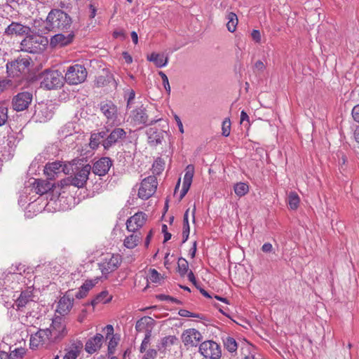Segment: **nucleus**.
Segmentation results:
<instances>
[{
  "instance_id": "nucleus-1",
  "label": "nucleus",
  "mask_w": 359,
  "mask_h": 359,
  "mask_svg": "<svg viewBox=\"0 0 359 359\" xmlns=\"http://www.w3.org/2000/svg\"><path fill=\"white\" fill-rule=\"evenodd\" d=\"M72 25V18L60 9H52L46 20L45 28L48 32H68Z\"/></svg>"
},
{
  "instance_id": "nucleus-2",
  "label": "nucleus",
  "mask_w": 359,
  "mask_h": 359,
  "mask_svg": "<svg viewBox=\"0 0 359 359\" xmlns=\"http://www.w3.org/2000/svg\"><path fill=\"white\" fill-rule=\"evenodd\" d=\"M41 87L47 90L60 88L64 83V76L58 70L46 69L40 74Z\"/></svg>"
},
{
  "instance_id": "nucleus-3",
  "label": "nucleus",
  "mask_w": 359,
  "mask_h": 359,
  "mask_svg": "<svg viewBox=\"0 0 359 359\" xmlns=\"http://www.w3.org/2000/svg\"><path fill=\"white\" fill-rule=\"evenodd\" d=\"M87 74L83 65L76 64L67 68L64 79L69 85H77L85 81Z\"/></svg>"
},
{
  "instance_id": "nucleus-4",
  "label": "nucleus",
  "mask_w": 359,
  "mask_h": 359,
  "mask_svg": "<svg viewBox=\"0 0 359 359\" xmlns=\"http://www.w3.org/2000/svg\"><path fill=\"white\" fill-rule=\"evenodd\" d=\"M31 58L29 57H19L12 62L6 64V70L10 76L15 77L25 74L29 72Z\"/></svg>"
},
{
  "instance_id": "nucleus-5",
  "label": "nucleus",
  "mask_w": 359,
  "mask_h": 359,
  "mask_svg": "<svg viewBox=\"0 0 359 359\" xmlns=\"http://www.w3.org/2000/svg\"><path fill=\"white\" fill-rule=\"evenodd\" d=\"M70 170L69 164L65 163L61 161L47 163L43 170L44 174L49 180H54L62 172L69 174Z\"/></svg>"
},
{
  "instance_id": "nucleus-6",
  "label": "nucleus",
  "mask_w": 359,
  "mask_h": 359,
  "mask_svg": "<svg viewBox=\"0 0 359 359\" xmlns=\"http://www.w3.org/2000/svg\"><path fill=\"white\" fill-rule=\"evenodd\" d=\"M199 353L207 359H219L222 356L220 346L212 340H207L199 345Z\"/></svg>"
},
{
  "instance_id": "nucleus-7",
  "label": "nucleus",
  "mask_w": 359,
  "mask_h": 359,
  "mask_svg": "<svg viewBox=\"0 0 359 359\" xmlns=\"http://www.w3.org/2000/svg\"><path fill=\"white\" fill-rule=\"evenodd\" d=\"M157 180L155 176L151 175L144 178L138 190L139 198L147 200L150 198L156 191L157 188Z\"/></svg>"
},
{
  "instance_id": "nucleus-8",
  "label": "nucleus",
  "mask_w": 359,
  "mask_h": 359,
  "mask_svg": "<svg viewBox=\"0 0 359 359\" xmlns=\"http://www.w3.org/2000/svg\"><path fill=\"white\" fill-rule=\"evenodd\" d=\"M33 100L32 91L18 93L12 99V106L15 111H22L28 109Z\"/></svg>"
},
{
  "instance_id": "nucleus-9",
  "label": "nucleus",
  "mask_w": 359,
  "mask_h": 359,
  "mask_svg": "<svg viewBox=\"0 0 359 359\" xmlns=\"http://www.w3.org/2000/svg\"><path fill=\"white\" fill-rule=\"evenodd\" d=\"M127 137V133L124 129L115 128L109 134L107 133V137L104 140L102 146L104 150H109L116 144L121 142Z\"/></svg>"
},
{
  "instance_id": "nucleus-10",
  "label": "nucleus",
  "mask_w": 359,
  "mask_h": 359,
  "mask_svg": "<svg viewBox=\"0 0 359 359\" xmlns=\"http://www.w3.org/2000/svg\"><path fill=\"white\" fill-rule=\"evenodd\" d=\"M50 333L51 342L62 339L67 334L66 325L62 322V320L60 317H57L53 320L51 326L48 328Z\"/></svg>"
},
{
  "instance_id": "nucleus-11",
  "label": "nucleus",
  "mask_w": 359,
  "mask_h": 359,
  "mask_svg": "<svg viewBox=\"0 0 359 359\" xmlns=\"http://www.w3.org/2000/svg\"><path fill=\"white\" fill-rule=\"evenodd\" d=\"M181 337L184 346L189 347H196L203 339L201 333L194 328L185 330Z\"/></svg>"
},
{
  "instance_id": "nucleus-12",
  "label": "nucleus",
  "mask_w": 359,
  "mask_h": 359,
  "mask_svg": "<svg viewBox=\"0 0 359 359\" xmlns=\"http://www.w3.org/2000/svg\"><path fill=\"white\" fill-rule=\"evenodd\" d=\"M121 257L119 255H112L110 258H105L102 262L99 264V268L103 275H107L120 266Z\"/></svg>"
},
{
  "instance_id": "nucleus-13",
  "label": "nucleus",
  "mask_w": 359,
  "mask_h": 359,
  "mask_svg": "<svg viewBox=\"0 0 359 359\" xmlns=\"http://www.w3.org/2000/svg\"><path fill=\"white\" fill-rule=\"evenodd\" d=\"M147 219V215L143 212H137L126 221V229L130 232L139 231L144 226Z\"/></svg>"
},
{
  "instance_id": "nucleus-14",
  "label": "nucleus",
  "mask_w": 359,
  "mask_h": 359,
  "mask_svg": "<svg viewBox=\"0 0 359 359\" xmlns=\"http://www.w3.org/2000/svg\"><path fill=\"white\" fill-rule=\"evenodd\" d=\"M90 170L91 166L89 164H86L82 168L77 169L74 175L72 176L73 186L78 188L83 187L88 179Z\"/></svg>"
},
{
  "instance_id": "nucleus-15",
  "label": "nucleus",
  "mask_w": 359,
  "mask_h": 359,
  "mask_svg": "<svg viewBox=\"0 0 359 359\" xmlns=\"http://www.w3.org/2000/svg\"><path fill=\"white\" fill-rule=\"evenodd\" d=\"M67 32V34H65V32H62L53 36L50 38V45L53 47H63L70 44L73 41L75 34L74 32L70 31V29Z\"/></svg>"
},
{
  "instance_id": "nucleus-16",
  "label": "nucleus",
  "mask_w": 359,
  "mask_h": 359,
  "mask_svg": "<svg viewBox=\"0 0 359 359\" xmlns=\"http://www.w3.org/2000/svg\"><path fill=\"white\" fill-rule=\"evenodd\" d=\"M32 302H34L33 289L32 287H28L26 290L21 292L13 307L16 311H22L23 309Z\"/></svg>"
},
{
  "instance_id": "nucleus-17",
  "label": "nucleus",
  "mask_w": 359,
  "mask_h": 359,
  "mask_svg": "<svg viewBox=\"0 0 359 359\" xmlns=\"http://www.w3.org/2000/svg\"><path fill=\"white\" fill-rule=\"evenodd\" d=\"M113 165V161L109 157H102L94 163L91 170L95 175H105Z\"/></svg>"
},
{
  "instance_id": "nucleus-18",
  "label": "nucleus",
  "mask_w": 359,
  "mask_h": 359,
  "mask_svg": "<svg viewBox=\"0 0 359 359\" xmlns=\"http://www.w3.org/2000/svg\"><path fill=\"white\" fill-rule=\"evenodd\" d=\"M102 331L105 332V339H109L108 343V354L112 355L114 353L116 347L117 346L120 337L118 335L114 334V329L113 325H107L102 328Z\"/></svg>"
},
{
  "instance_id": "nucleus-19",
  "label": "nucleus",
  "mask_w": 359,
  "mask_h": 359,
  "mask_svg": "<svg viewBox=\"0 0 359 359\" xmlns=\"http://www.w3.org/2000/svg\"><path fill=\"white\" fill-rule=\"evenodd\" d=\"M104 341V336L100 333H97L87 340L85 344V351L90 355L95 353L101 348Z\"/></svg>"
},
{
  "instance_id": "nucleus-20",
  "label": "nucleus",
  "mask_w": 359,
  "mask_h": 359,
  "mask_svg": "<svg viewBox=\"0 0 359 359\" xmlns=\"http://www.w3.org/2000/svg\"><path fill=\"white\" fill-rule=\"evenodd\" d=\"M148 143L151 147H156L161 144L164 140L165 132L156 128H149L147 130Z\"/></svg>"
},
{
  "instance_id": "nucleus-21",
  "label": "nucleus",
  "mask_w": 359,
  "mask_h": 359,
  "mask_svg": "<svg viewBox=\"0 0 359 359\" xmlns=\"http://www.w3.org/2000/svg\"><path fill=\"white\" fill-rule=\"evenodd\" d=\"M99 106L100 111L108 120L114 121L117 118V107L112 101H102Z\"/></svg>"
},
{
  "instance_id": "nucleus-22",
  "label": "nucleus",
  "mask_w": 359,
  "mask_h": 359,
  "mask_svg": "<svg viewBox=\"0 0 359 359\" xmlns=\"http://www.w3.org/2000/svg\"><path fill=\"white\" fill-rule=\"evenodd\" d=\"M132 116L135 123L143 124L145 126L153 125L158 121L156 119H151L149 121L147 111L145 108L143 107H140L133 110L132 111Z\"/></svg>"
},
{
  "instance_id": "nucleus-23",
  "label": "nucleus",
  "mask_w": 359,
  "mask_h": 359,
  "mask_svg": "<svg viewBox=\"0 0 359 359\" xmlns=\"http://www.w3.org/2000/svg\"><path fill=\"white\" fill-rule=\"evenodd\" d=\"M194 174V167L193 165H188L185 169V174L184 176L182 188L180 191V200H182L188 191L190 189L193 177Z\"/></svg>"
},
{
  "instance_id": "nucleus-24",
  "label": "nucleus",
  "mask_w": 359,
  "mask_h": 359,
  "mask_svg": "<svg viewBox=\"0 0 359 359\" xmlns=\"http://www.w3.org/2000/svg\"><path fill=\"white\" fill-rule=\"evenodd\" d=\"M74 298L69 294V292L62 297L57 304V311L64 316L67 314L73 306Z\"/></svg>"
},
{
  "instance_id": "nucleus-25",
  "label": "nucleus",
  "mask_w": 359,
  "mask_h": 359,
  "mask_svg": "<svg viewBox=\"0 0 359 359\" xmlns=\"http://www.w3.org/2000/svg\"><path fill=\"white\" fill-rule=\"evenodd\" d=\"M30 32L31 29L29 27L13 22L6 28L4 34L8 36L13 34L27 36L29 34Z\"/></svg>"
},
{
  "instance_id": "nucleus-26",
  "label": "nucleus",
  "mask_w": 359,
  "mask_h": 359,
  "mask_svg": "<svg viewBox=\"0 0 359 359\" xmlns=\"http://www.w3.org/2000/svg\"><path fill=\"white\" fill-rule=\"evenodd\" d=\"M154 325L155 320L152 318L144 316L137 321L135 330L139 332H145V334H147V332H149L151 334V330Z\"/></svg>"
},
{
  "instance_id": "nucleus-27",
  "label": "nucleus",
  "mask_w": 359,
  "mask_h": 359,
  "mask_svg": "<svg viewBox=\"0 0 359 359\" xmlns=\"http://www.w3.org/2000/svg\"><path fill=\"white\" fill-rule=\"evenodd\" d=\"M83 347L81 341H77L72 344L71 346L66 349V353L63 356V359H76L80 355Z\"/></svg>"
},
{
  "instance_id": "nucleus-28",
  "label": "nucleus",
  "mask_w": 359,
  "mask_h": 359,
  "mask_svg": "<svg viewBox=\"0 0 359 359\" xmlns=\"http://www.w3.org/2000/svg\"><path fill=\"white\" fill-rule=\"evenodd\" d=\"M108 130H102L98 133H92L90 138L89 145L93 149H97L100 144L103 143L104 140L107 137Z\"/></svg>"
},
{
  "instance_id": "nucleus-29",
  "label": "nucleus",
  "mask_w": 359,
  "mask_h": 359,
  "mask_svg": "<svg viewBox=\"0 0 359 359\" xmlns=\"http://www.w3.org/2000/svg\"><path fill=\"white\" fill-rule=\"evenodd\" d=\"M142 233L140 231L133 232L132 234L126 237L123 245L128 249H133L137 246L142 240Z\"/></svg>"
},
{
  "instance_id": "nucleus-30",
  "label": "nucleus",
  "mask_w": 359,
  "mask_h": 359,
  "mask_svg": "<svg viewBox=\"0 0 359 359\" xmlns=\"http://www.w3.org/2000/svg\"><path fill=\"white\" fill-rule=\"evenodd\" d=\"M35 184L36 185L34 186V189L36 193L40 195H43L50 191L55 185L50 182L41 180H36Z\"/></svg>"
},
{
  "instance_id": "nucleus-31",
  "label": "nucleus",
  "mask_w": 359,
  "mask_h": 359,
  "mask_svg": "<svg viewBox=\"0 0 359 359\" xmlns=\"http://www.w3.org/2000/svg\"><path fill=\"white\" fill-rule=\"evenodd\" d=\"M35 115L40 121H46L52 118L53 111L46 104H43L35 110Z\"/></svg>"
},
{
  "instance_id": "nucleus-32",
  "label": "nucleus",
  "mask_w": 359,
  "mask_h": 359,
  "mask_svg": "<svg viewBox=\"0 0 359 359\" xmlns=\"http://www.w3.org/2000/svg\"><path fill=\"white\" fill-rule=\"evenodd\" d=\"M147 60L150 62H154V65L158 68L165 67L168 61L167 57H165L163 54H159L156 53H152L150 55L147 57Z\"/></svg>"
},
{
  "instance_id": "nucleus-33",
  "label": "nucleus",
  "mask_w": 359,
  "mask_h": 359,
  "mask_svg": "<svg viewBox=\"0 0 359 359\" xmlns=\"http://www.w3.org/2000/svg\"><path fill=\"white\" fill-rule=\"evenodd\" d=\"M177 341V338L175 336L170 335L163 337L161 340V343L157 345L158 351L162 353H165L166 348L173 345Z\"/></svg>"
},
{
  "instance_id": "nucleus-34",
  "label": "nucleus",
  "mask_w": 359,
  "mask_h": 359,
  "mask_svg": "<svg viewBox=\"0 0 359 359\" xmlns=\"http://www.w3.org/2000/svg\"><path fill=\"white\" fill-rule=\"evenodd\" d=\"M189 209H187L186 210V212L184 214V217H183V231H182V237H183L182 243H185L188 240L189 236V232H190V226H189Z\"/></svg>"
},
{
  "instance_id": "nucleus-35",
  "label": "nucleus",
  "mask_w": 359,
  "mask_h": 359,
  "mask_svg": "<svg viewBox=\"0 0 359 359\" xmlns=\"http://www.w3.org/2000/svg\"><path fill=\"white\" fill-rule=\"evenodd\" d=\"M9 273H19V274H29L32 273L33 271L32 268L27 267L25 265L22 264H19L16 265L15 267L11 266L10 268Z\"/></svg>"
},
{
  "instance_id": "nucleus-36",
  "label": "nucleus",
  "mask_w": 359,
  "mask_h": 359,
  "mask_svg": "<svg viewBox=\"0 0 359 359\" xmlns=\"http://www.w3.org/2000/svg\"><path fill=\"white\" fill-rule=\"evenodd\" d=\"M228 22L226 23L227 29L230 32L236 31L238 25V18L234 13H229L227 16Z\"/></svg>"
},
{
  "instance_id": "nucleus-37",
  "label": "nucleus",
  "mask_w": 359,
  "mask_h": 359,
  "mask_svg": "<svg viewBox=\"0 0 359 359\" xmlns=\"http://www.w3.org/2000/svg\"><path fill=\"white\" fill-rule=\"evenodd\" d=\"M235 194L239 196H245L249 191V186L247 183L238 182L233 187Z\"/></svg>"
},
{
  "instance_id": "nucleus-38",
  "label": "nucleus",
  "mask_w": 359,
  "mask_h": 359,
  "mask_svg": "<svg viewBox=\"0 0 359 359\" xmlns=\"http://www.w3.org/2000/svg\"><path fill=\"white\" fill-rule=\"evenodd\" d=\"M224 346L229 352H236L238 348V344L234 338L231 337H226L223 339Z\"/></svg>"
},
{
  "instance_id": "nucleus-39",
  "label": "nucleus",
  "mask_w": 359,
  "mask_h": 359,
  "mask_svg": "<svg viewBox=\"0 0 359 359\" xmlns=\"http://www.w3.org/2000/svg\"><path fill=\"white\" fill-rule=\"evenodd\" d=\"M188 262L185 259L180 257L177 261V272L180 276L184 277L188 273Z\"/></svg>"
},
{
  "instance_id": "nucleus-40",
  "label": "nucleus",
  "mask_w": 359,
  "mask_h": 359,
  "mask_svg": "<svg viewBox=\"0 0 359 359\" xmlns=\"http://www.w3.org/2000/svg\"><path fill=\"white\" fill-rule=\"evenodd\" d=\"M108 294H109L107 291H102L99 293L93 299H92L90 304L94 306L100 302H109L111 300V297L108 298Z\"/></svg>"
},
{
  "instance_id": "nucleus-41",
  "label": "nucleus",
  "mask_w": 359,
  "mask_h": 359,
  "mask_svg": "<svg viewBox=\"0 0 359 359\" xmlns=\"http://www.w3.org/2000/svg\"><path fill=\"white\" fill-rule=\"evenodd\" d=\"M299 203V197L294 191H291L288 195V204L292 210H296Z\"/></svg>"
},
{
  "instance_id": "nucleus-42",
  "label": "nucleus",
  "mask_w": 359,
  "mask_h": 359,
  "mask_svg": "<svg viewBox=\"0 0 359 359\" xmlns=\"http://www.w3.org/2000/svg\"><path fill=\"white\" fill-rule=\"evenodd\" d=\"M50 333V330L47 328L45 330H39L34 335H36L39 339L42 340L41 345H43L47 341H51Z\"/></svg>"
},
{
  "instance_id": "nucleus-43",
  "label": "nucleus",
  "mask_w": 359,
  "mask_h": 359,
  "mask_svg": "<svg viewBox=\"0 0 359 359\" xmlns=\"http://www.w3.org/2000/svg\"><path fill=\"white\" fill-rule=\"evenodd\" d=\"M161 279V274L155 269H150L149 271V276L147 278V281L150 280L152 283H158L160 282Z\"/></svg>"
},
{
  "instance_id": "nucleus-44",
  "label": "nucleus",
  "mask_w": 359,
  "mask_h": 359,
  "mask_svg": "<svg viewBox=\"0 0 359 359\" xmlns=\"http://www.w3.org/2000/svg\"><path fill=\"white\" fill-rule=\"evenodd\" d=\"M165 163L164 161L161 158H158L154 163H153V170L154 173H156L157 175L160 174L164 169Z\"/></svg>"
},
{
  "instance_id": "nucleus-45",
  "label": "nucleus",
  "mask_w": 359,
  "mask_h": 359,
  "mask_svg": "<svg viewBox=\"0 0 359 359\" xmlns=\"http://www.w3.org/2000/svg\"><path fill=\"white\" fill-rule=\"evenodd\" d=\"M222 135L224 137H228L230 135L231 132V121L229 118H226L223 122L222 126Z\"/></svg>"
},
{
  "instance_id": "nucleus-46",
  "label": "nucleus",
  "mask_w": 359,
  "mask_h": 359,
  "mask_svg": "<svg viewBox=\"0 0 359 359\" xmlns=\"http://www.w3.org/2000/svg\"><path fill=\"white\" fill-rule=\"evenodd\" d=\"M111 79V75H107V76H100L96 79V85L98 87L104 86L110 82Z\"/></svg>"
},
{
  "instance_id": "nucleus-47",
  "label": "nucleus",
  "mask_w": 359,
  "mask_h": 359,
  "mask_svg": "<svg viewBox=\"0 0 359 359\" xmlns=\"http://www.w3.org/2000/svg\"><path fill=\"white\" fill-rule=\"evenodd\" d=\"M8 120V108L0 106V126L4 125Z\"/></svg>"
},
{
  "instance_id": "nucleus-48",
  "label": "nucleus",
  "mask_w": 359,
  "mask_h": 359,
  "mask_svg": "<svg viewBox=\"0 0 359 359\" xmlns=\"http://www.w3.org/2000/svg\"><path fill=\"white\" fill-rule=\"evenodd\" d=\"M151 336V334L149 333V332H147V334H145L144 338L142 340L141 346L140 347V353L145 352L147 347L149 344Z\"/></svg>"
},
{
  "instance_id": "nucleus-49",
  "label": "nucleus",
  "mask_w": 359,
  "mask_h": 359,
  "mask_svg": "<svg viewBox=\"0 0 359 359\" xmlns=\"http://www.w3.org/2000/svg\"><path fill=\"white\" fill-rule=\"evenodd\" d=\"M159 75L161 76V77L162 79L163 85L164 86L165 90H166V92L168 94H170V84H169V81H168V76L163 72H159Z\"/></svg>"
},
{
  "instance_id": "nucleus-50",
  "label": "nucleus",
  "mask_w": 359,
  "mask_h": 359,
  "mask_svg": "<svg viewBox=\"0 0 359 359\" xmlns=\"http://www.w3.org/2000/svg\"><path fill=\"white\" fill-rule=\"evenodd\" d=\"M41 339H39L36 335H32L30 338V348L35 349L41 345Z\"/></svg>"
},
{
  "instance_id": "nucleus-51",
  "label": "nucleus",
  "mask_w": 359,
  "mask_h": 359,
  "mask_svg": "<svg viewBox=\"0 0 359 359\" xmlns=\"http://www.w3.org/2000/svg\"><path fill=\"white\" fill-rule=\"evenodd\" d=\"M97 283V279H95L94 280H86L82 285L81 287L84 290H86V292H88V291L92 289L95 284Z\"/></svg>"
},
{
  "instance_id": "nucleus-52",
  "label": "nucleus",
  "mask_w": 359,
  "mask_h": 359,
  "mask_svg": "<svg viewBox=\"0 0 359 359\" xmlns=\"http://www.w3.org/2000/svg\"><path fill=\"white\" fill-rule=\"evenodd\" d=\"M32 39H24L22 41H21V50H25V51H27V52H32L31 50H29L31 48V47L29 46L30 43H32L31 41Z\"/></svg>"
},
{
  "instance_id": "nucleus-53",
  "label": "nucleus",
  "mask_w": 359,
  "mask_h": 359,
  "mask_svg": "<svg viewBox=\"0 0 359 359\" xmlns=\"http://www.w3.org/2000/svg\"><path fill=\"white\" fill-rule=\"evenodd\" d=\"M157 356V351L153 348L149 349L144 355L142 359H155Z\"/></svg>"
},
{
  "instance_id": "nucleus-54",
  "label": "nucleus",
  "mask_w": 359,
  "mask_h": 359,
  "mask_svg": "<svg viewBox=\"0 0 359 359\" xmlns=\"http://www.w3.org/2000/svg\"><path fill=\"white\" fill-rule=\"evenodd\" d=\"M58 185H60L62 188H64L65 187L73 185V179L72 176L66 177L62 180L60 181Z\"/></svg>"
},
{
  "instance_id": "nucleus-55",
  "label": "nucleus",
  "mask_w": 359,
  "mask_h": 359,
  "mask_svg": "<svg viewBox=\"0 0 359 359\" xmlns=\"http://www.w3.org/2000/svg\"><path fill=\"white\" fill-rule=\"evenodd\" d=\"M23 354L24 351L22 348H16L10 354V357L12 359H15L18 358H22Z\"/></svg>"
},
{
  "instance_id": "nucleus-56",
  "label": "nucleus",
  "mask_w": 359,
  "mask_h": 359,
  "mask_svg": "<svg viewBox=\"0 0 359 359\" xmlns=\"http://www.w3.org/2000/svg\"><path fill=\"white\" fill-rule=\"evenodd\" d=\"M11 85V81L9 79L0 80V93L4 92L7 86Z\"/></svg>"
},
{
  "instance_id": "nucleus-57",
  "label": "nucleus",
  "mask_w": 359,
  "mask_h": 359,
  "mask_svg": "<svg viewBox=\"0 0 359 359\" xmlns=\"http://www.w3.org/2000/svg\"><path fill=\"white\" fill-rule=\"evenodd\" d=\"M252 39L256 42V43H260L261 41V34L260 32L257 29H253L251 33Z\"/></svg>"
},
{
  "instance_id": "nucleus-58",
  "label": "nucleus",
  "mask_w": 359,
  "mask_h": 359,
  "mask_svg": "<svg viewBox=\"0 0 359 359\" xmlns=\"http://www.w3.org/2000/svg\"><path fill=\"white\" fill-rule=\"evenodd\" d=\"M87 294L88 292H86V290L83 289L81 286L79 291L75 294V297L76 299H83L86 297Z\"/></svg>"
},
{
  "instance_id": "nucleus-59",
  "label": "nucleus",
  "mask_w": 359,
  "mask_h": 359,
  "mask_svg": "<svg viewBox=\"0 0 359 359\" xmlns=\"http://www.w3.org/2000/svg\"><path fill=\"white\" fill-rule=\"evenodd\" d=\"M352 116L355 121L359 122V104L355 106L352 109Z\"/></svg>"
},
{
  "instance_id": "nucleus-60",
  "label": "nucleus",
  "mask_w": 359,
  "mask_h": 359,
  "mask_svg": "<svg viewBox=\"0 0 359 359\" xmlns=\"http://www.w3.org/2000/svg\"><path fill=\"white\" fill-rule=\"evenodd\" d=\"M262 250L266 253L271 252L273 250V246L270 243H265L262 247Z\"/></svg>"
},
{
  "instance_id": "nucleus-61",
  "label": "nucleus",
  "mask_w": 359,
  "mask_h": 359,
  "mask_svg": "<svg viewBox=\"0 0 359 359\" xmlns=\"http://www.w3.org/2000/svg\"><path fill=\"white\" fill-rule=\"evenodd\" d=\"M174 118H175V120L177 123V125L179 128V130L181 133H184V128H183V125H182V121L180 119V118L177 116V115H175L174 116Z\"/></svg>"
},
{
  "instance_id": "nucleus-62",
  "label": "nucleus",
  "mask_w": 359,
  "mask_h": 359,
  "mask_svg": "<svg viewBox=\"0 0 359 359\" xmlns=\"http://www.w3.org/2000/svg\"><path fill=\"white\" fill-rule=\"evenodd\" d=\"M178 314L182 317H192L193 313L186 309H180Z\"/></svg>"
},
{
  "instance_id": "nucleus-63",
  "label": "nucleus",
  "mask_w": 359,
  "mask_h": 359,
  "mask_svg": "<svg viewBox=\"0 0 359 359\" xmlns=\"http://www.w3.org/2000/svg\"><path fill=\"white\" fill-rule=\"evenodd\" d=\"M196 245H197V243H196V241H194L193 243V246L189 250V255L191 256V257L192 259L194 258L196 256Z\"/></svg>"
},
{
  "instance_id": "nucleus-64",
  "label": "nucleus",
  "mask_w": 359,
  "mask_h": 359,
  "mask_svg": "<svg viewBox=\"0 0 359 359\" xmlns=\"http://www.w3.org/2000/svg\"><path fill=\"white\" fill-rule=\"evenodd\" d=\"M123 57L127 64H130L133 62V58L128 52L123 53Z\"/></svg>"
}]
</instances>
